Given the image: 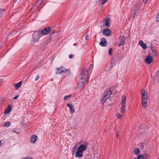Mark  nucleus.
Instances as JSON below:
<instances>
[{
	"instance_id": "f3484780",
	"label": "nucleus",
	"mask_w": 159,
	"mask_h": 159,
	"mask_svg": "<svg viewBox=\"0 0 159 159\" xmlns=\"http://www.w3.org/2000/svg\"><path fill=\"white\" fill-rule=\"evenodd\" d=\"M83 155V152L80 150H78L77 149V151L75 153V156L79 158H81L82 157Z\"/></svg>"
},
{
	"instance_id": "7c9ffc66",
	"label": "nucleus",
	"mask_w": 159,
	"mask_h": 159,
	"mask_svg": "<svg viewBox=\"0 0 159 159\" xmlns=\"http://www.w3.org/2000/svg\"><path fill=\"white\" fill-rule=\"evenodd\" d=\"M143 159L142 155L140 154L137 157V159Z\"/></svg>"
},
{
	"instance_id": "2eb2a0df",
	"label": "nucleus",
	"mask_w": 159,
	"mask_h": 159,
	"mask_svg": "<svg viewBox=\"0 0 159 159\" xmlns=\"http://www.w3.org/2000/svg\"><path fill=\"white\" fill-rule=\"evenodd\" d=\"M38 139L37 137L35 135H33L31 137L30 141L32 143H34Z\"/></svg>"
},
{
	"instance_id": "39448f33",
	"label": "nucleus",
	"mask_w": 159,
	"mask_h": 159,
	"mask_svg": "<svg viewBox=\"0 0 159 159\" xmlns=\"http://www.w3.org/2000/svg\"><path fill=\"white\" fill-rule=\"evenodd\" d=\"M39 32H35L33 36V40L31 41L32 43H34L38 41L40 37Z\"/></svg>"
},
{
	"instance_id": "4be33fe9",
	"label": "nucleus",
	"mask_w": 159,
	"mask_h": 159,
	"mask_svg": "<svg viewBox=\"0 0 159 159\" xmlns=\"http://www.w3.org/2000/svg\"><path fill=\"white\" fill-rule=\"evenodd\" d=\"M80 144L81 142H79L77 143H75L73 148V150L74 151H76L77 150L78 146Z\"/></svg>"
},
{
	"instance_id": "e433bc0d",
	"label": "nucleus",
	"mask_w": 159,
	"mask_h": 159,
	"mask_svg": "<svg viewBox=\"0 0 159 159\" xmlns=\"http://www.w3.org/2000/svg\"><path fill=\"white\" fill-rule=\"evenodd\" d=\"M21 0H14V2L17 3H19Z\"/></svg>"
},
{
	"instance_id": "9b49d317",
	"label": "nucleus",
	"mask_w": 159,
	"mask_h": 159,
	"mask_svg": "<svg viewBox=\"0 0 159 159\" xmlns=\"http://www.w3.org/2000/svg\"><path fill=\"white\" fill-rule=\"evenodd\" d=\"M86 82L84 81L80 80V83L78 84L77 87L80 90H81L83 89L85 86L84 83Z\"/></svg>"
},
{
	"instance_id": "9d476101",
	"label": "nucleus",
	"mask_w": 159,
	"mask_h": 159,
	"mask_svg": "<svg viewBox=\"0 0 159 159\" xmlns=\"http://www.w3.org/2000/svg\"><path fill=\"white\" fill-rule=\"evenodd\" d=\"M144 60L146 64H150L153 61L152 57L149 55L145 58Z\"/></svg>"
},
{
	"instance_id": "6e6552de",
	"label": "nucleus",
	"mask_w": 159,
	"mask_h": 159,
	"mask_svg": "<svg viewBox=\"0 0 159 159\" xmlns=\"http://www.w3.org/2000/svg\"><path fill=\"white\" fill-rule=\"evenodd\" d=\"M51 30V29L49 27L44 28L41 32V34L42 35H45L48 34Z\"/></svg>"
},
{
	"instance_id": "f704fd0d",
	"label": "nucleus",
	"mask_w": 159,
	"mask_h": 159,
	"mask_svg": "<svg viewBox=\"0 0 159 159\" xmlns=\"http://www.w3.org/2000/svg\"><path fill=\"white\" fill-rule=\"evenodd\" d=\"M74 56L73 54H70L69 56V58L70 59L73 58L74 57Z\"/></svg>"
},
{
	"instance_id": "f257e3e1",
	"label": "nucleus",
	"mask_w": 159,
	"mask_h": 159,
	"mask_svg": "<svg viewBox=\"0 0 159 159\" xmlns=\"http://www.w3.org/2000/svg\"><path fill=\"white\" fill-rule=\"evenodd\" d=\"M141 94L142 95V105L143 107L145 109L146 107L148 102V96L147 92L144 89H142L141 91Z\"/></svg>"
},
{
	"instance_id": "dca6fc26",
	"label": "nucleus",
	"mask_w": 159,
	"mask_h": 159,
	"mask_svg": "<svg viewBox=\"0 0 159 159\" xmlns=\"http://www.w3.org/2000/svg\"><path fill=\"white\" fill-rule=\"evenodd\" d=\"M154 80L153 82L154 84L155 83V81H157V80L159 79V71H157L155 74L154 76H153Z\"/></svg>"
},
{
	"instance_id": "20e7f679",
	"label": "nucleus",
	"mask_w": 159,
	"mask_h": 159,
	"mask_svg": "<svg viewBox=\"0 0 159 159\" xmlns=\"http://www.w3.org/2000/svg\"><path fill=\"white\" fill-rule=\"evenodd\" d=\"M126 97L125 96L123 95L121 98V107H120L121 112L124 113L125 112V108L126 105Z\"/></svg>"
},
{
	"instance_id": "b1692460",
	"label": "nucleus",
	"mask_w": 159,
	"mask_h": 159,
	"mask_svg": "<svg viewBox=\"0 0 159 159\" xmlns=\"http://www.w3.org/2000/svg\"><path fill=\"white\" fill-rule=\"evenodd\" d=\"M134 152L135 155H137L140 152V151L138 148H135L134 151Z\"/></svg>"
},
{
	"instance_id": "c85d7f7f",
	"label": "nucleus",
	"mask_w": 159,
	"mask_h": 159,
	"mask_svg": "<svg viewBox=\"0 0 159 159\" xmlns=\"http://www.w3.org/2000/svg\"><path fill=\"white\" fill-rule=\"evenodd\" d=\"M42 2V0H38L36 4V6L38 7L40 4Z\"/></svg>"
},
{
	"instance_id": "4c0bfd02",
	"label": "nucleus",
	"mask_w": 159,
	"mask_h": 159,
	"mask_svg": "<svg viewBox=\"0 0 159 159\" xmlns=\"http://www.w3.org/2000/svg\"><path fill=\"white\" fill-rule=\"evenodd\" d=\"M107 0H103L102 2V4H104L105 3H106V2H107Z\"/></svg>"
},
{
	"instance_id": "393cba45",
	"label": "nucleus",
	"mask_w": 159,
	"mask_h": 159,
	"mask_svg": "<svg viewBox=\"0 0 159 159\" xmlns=\"http://www.w3.org/2000/svg\"><path fill=\"white\" fill-rule=\"evenodd\" d=\"M103 104H105V105L107 106H111L112 105V102H111V100L110 99V101H109L108 102H104V103H103Z\"/></svg>"
},
{
	"instance_id": "5701e85b",
	"label": "nucleus",
	"mask_w": 159,
	"mask_h": 159,
	"mask_svg": "<svg viewBox=\"0 0 159 159\" xmlns=\"http://www.w3.org/2000/svg\"><path fill=\"white\" fill-rule=\"evenodd\" d=\"M21 84H22L21 81H20V82H19V83H17V84H16L15 85V87L16 89L17 90L20 87Z\"/></svg>"
},
{
	"instance_id": "0eeeda50",
	"label": "nucleus",
	"mask_w": 159,
	"mask_h": 159,
	"mask_svg": "<svg viewBox=\"0 0 159 159\" xmlns=\"http://www.w3.org/2000/svg\"><path fill=\"white\" fill-rule=\"evenodd\" d=\"M80 144L77 149L82 152L85 151L88 147V143L86 141H84L83 143H81Z\"/></svg>"
},
{
	"instance_id": "49530a36",
	"label": "nucleus",
	"mask_w": 159,
	"mask_h": 159,
	"mask_svg": "<svg viewBox=\"0 0 159 159\" xmlns=\"http://www.w3.org/2000/svg\"><path fill=\"white\" fill-rule=\"evenodd\" d=\"M116 136L117 137V138H118V136H119V134L118 133H117L116 134Z\"/></svg>"
},
{
	"instance_id": "c03bdc74",
	"label": "nucleus",
	"mask_w": 159,
	"mask_h": 159,
	"mask_svg": "<svg viewBox=\"0 0 159 159\" xmlns=\"http://www.w3.org/2000/svg\"><path fill=\"white\" fill-rule=\"evenodd\" d=\"M13 130V131L15 133H17V134H19V132H17L16 131H15L14 130Z\"/></svg>"
},
{
	"instance_id": "423d86ee",
	"label": "nucleus",
	"mask_w": 159,
	"mask_h": 159,
	"mask_svg": "<svg viewBox=\"0 0 159 159\" xmlns=\"http://www.w3.org/2000/svg\"><path fill=\"white\" fill-rule=\"evenodd\" d=\"M88 75V71L87 70H82L80 74L81 80H80L86 81V78Z\"/></svg>"
},
{
	"instance_id": "a19ab883",
	"label": "nucleus",
	"mask_w": 159,
	"mask_h": 159,
	"mask_svg": "<svg viewBox=\"0 0 159 159\" xmlns=\"http://www.w3.org/2000/svg\"><path fill=\"white\" fill-rule=\"evenodd\" d=\"M21 159H33L32 158L30 157H26L25 158H23Z\"/></svg>"
},
{
	"instance_id": "f8f14e48",
	"label": "nucleus",
	"mask_w": 159,
	"mask_h": 159,
	"mask_svg": "<svg viewBox=\"0 0 159 159\" xmlns=\"http://www.w3.org/2000/svg\"><path fill=\"white\" fill-rule=\"evenodd\" d=\"M150 48L152 53V54H151L152 55V57H156L157 54V52L156 50L154 48V47L153 46L152 44L150 45Z\"/></svg>"
},
{
	"instance_id": "a211bd4d",
	"label": "nucleus",
	"mask_w": 159,
	"mask_h": 159,
	"mask_svg": "<svg viewBox=\"0 0 159 159\" xmlns=\"http://www.w3.org/2000/svg\"><path fill=\"white\" fill-rule=\"evenodd\" d=\"M67 106L69 107L70 109V112L71 113H73L75 111V109L74 108V107H73V105H72L71 104L68 103H67Z\"/></svg>"
},
{
	"instance_id": "1a4fd4ad",
	"label": "nucleus",
	"mask_w": 159,
	"mask_h": 159,
	"mask_svg": "<svg viewBox=\"0 0 159 159\" xmlns=\"http://www.w3.org/2000/svg\"><path fill=\"white\" fill-rule=\"evenodd\" d=\"M125 38L123 36H120L119 38L120 41L117 45L118 46H123L125 43Z\"/></svg>"
},
{
	"instance_id": "79ce46f5",
	"label": "nucleus",
	"mask_w": 159,
	"mask_h": 159,
	"mask_svg": "<svg viewBox=\"0 0 159 159\" xmlns=\"http://www.w3.org/2000/svg\"><path fill=\"white\" fill-rule=\"evenodd\" d=\"M18 95H17V96H15V97H14L13 98V99H16L18 98Z\"/></svg>"
},
{
	"instance_id": "72a5a7b5",
	"label": "nucleus",
	"mask_w": 159,
	"mask_h": 159,
	"mask_svg": "<svg viewBox=\"0 0 159 159\" xmlns=\"http://www.w3.org/2000/svg\"><path fill=\"white\" fill-rule=\"evenodd\" d=\"M112 50V48H110L109 49V55H111V52Z\"/></svg>"
},
{
	"instance_id": "ddd939ff",
	"label": "nucleus",
	"mask_w": 159,
	"mask_h": 159,
	"mask_svg": "<svg viewBox=\"0 0 159 159\" xmlns=\"http://www.w3.org/2000/svg\"><path fill=\"white\" fill-rule=\"evenodd\" d=\"M102 33L104 35L108 36L110 35L111 32L109 29L106 28L103 30Z\"/></svg>"
},
{
	"instance_id": "473e14b6",
	"label": "nucleus",
	"mask_w": 159,
	"mask_h": 159,
	"mask_svg": "<svg viewBox=\"0 0 159 159\" xmlns=\"http://www.w3.org/2000/svg\"><path fill=\"white\" fill-rule=\"evenodd\" d=\"M122 115H120L119 114H118L116 115V117L118 118H120L122 116Z\"/></svg>"
},
{
	"instance_id": "a18cd8bd",
	"label": "nucleus",
	"mask_w": 159,
	"mask_h": 159,
	"mask_svg": "<svg viewBox=\"0 0 159 159\" xmlns=\"http://www.w3.org/2000/svg\"><path fill=\"white\" fill-rule=\"evenodd\" d=\"M2 16V12H1V11L0 10V17L1 16Z\"/></svg>"
},
{
	"instance_id": "2f4dec72",
	"label": "nucleus",
	"mask_w": 159,
	"mask_h": 159,
	"mask_svg": "<svg viewBox=\"0 0 159 159\" xmlns=\"http://www.w3.org/2000/svg\"><path fill=\"white\" fill-rule=\"evenodd\" d=\"M71 97V95H69L66 96L64 97V99L65 100H66L68 98H70Z\"/></svg>"
},
{
	"instance_id": "58836bf2",
	"label": "nucleus",
	"mask_w": 159,
	"mask_h": 159,
	"mask_svg": "<svg viewBox=\"0 0 159 159\" xmlns=\"http://www.w3.org/2000/svg\"><path fill=\"white\" fill-rule=\"evenodd\" d=\"M39 78V76L38 75H37L35 79L36 81H37Z\"/></svg>"
},
{
	"instance_id": "412c9836",
	"label": "nucleus",
	"mask_w": 159,
	"mask_h": 159,
	"mask_svg": "<svg viewBox=\"0 0 159 159\" xmlns=\"http://www.w3.org/2000/svg\"><path fill=\"white\" fill-rule=\"evenodd\" d=\"M11 105H8L7 107L5 109L4 114H6L9 113L11 110Z\"/></svg>"
},
{
	"instance_id": "7ed1b4c3",
	"label": "nucleus",
	"mask_w": 159,
	"mask_h": 159,
	"mask_svg": "<svg viewBox=\"0 0 159 159\" xmlns=\"http://www.w3.org/2000/svg\"><path fill=\"white\" fill-rule=\"evenodd\" d=\"M112 93V91L111 89H107L104 93V96L102 100V103H104V102H108L109 101H110V98H109V97H111Z\"/></svg>"
},
{
	"instance_id": "f03ea898",
	"label": "nucleus",
	"mask_w": 159,
	"mask_h": 159,
	"mask_svg": "<svg viewBox=\"0 0 159 159\" xmlns=\"http://www.w3.org/2000/svg\"><path fill=\"white\" fill-rule=\"evenodd\" d=\"M56 74H57L68 75L70 73V69L64 68L62 66L56 68Z\"/></svg>"
},
{
	"instance_id": "37998d69",
	"label": "nucleus",
	"mask_w": 159,
	"mask_h": 159,
	"mask_svg": "<svg viewBox=\"0 0 159 159\" xmlns=\"http://www.w3.org/2000/svg\"><path fill=\"white\" fill-rule=\"evenodd\" d=\"M144 148V145L142 144L141 147V148L143 149Z\"/></svg>"
},
{
	"instance_id": "4468645a",
	"label": "nucleus",
	"mask_w": 159,
	"mask_h": 159,
	"mask_svg": "<svg viewBox=\"0 0 159 159\" xmlns=\"http://www.w3.org/2000/svg\"><path fill=\"white\" fill-rule=\"evenodd\" d=\"M107 43V40L104 38H102L101 39V41L99 43V44L103 47L105 46Z\"/></svg>"
},
{
	"instance_id": "c756f323",
	"label": "nucleus",
	"mask_w": 159,
	"mask_h": 159,
	"mask_svg": "<svg viewBox=\"0 0 159 159\" xmlns=\"http://www.w3.org/2000/svg\"><path fill=\"white\" fill-rule=\"evenodd\" d=\"M156 20L157 22H159V13L156 15Z\"/></svg>"
},
{
	"instance_id": "6ab92c4d",
	"label": "nucleus",
	"mask_w": 159,
	"mask_h": 159,
	"mask_svg": "<svg viewBox=\"0 0 159 159\" xmlns=\"http://www.w3.org/2000/svg\"><path fill=\"white\" fill-rule=\"evenodd\" d=\"M139 44L144 50L146 49L147 48V46H146V43H144L143 41L142 40H140L139 41Z\"/></svg>"
},
{
	"instance_id": "bb28decb",
	"label": "nucleus",
	"mask_w": 159,
	"mask_h": 159,
	"mask_svg": "<svg viewBox=\"0 0 159 159\" xmlns=\"http://www.w3.org/2000/svg\"><path fill=\"white\" fill-rule=\"evenodd\" d=\"M11 125V123L9 122H6L3 125V126L4 127H8Z\"/></svg>"
},
{
	"instance_id": "a878e982",
	"label": "nucleus",
	"mask_w": 159,
	"mask_h": 159,
	"mask_svg": "<svg viewBox=\"0 0 159 159\" xmlns=\"http://www.w3.org/2000/svg\"><path fill=\"white\" fill-rule=\"evenodd\" d=\"M142 156L143 159H149L150 158L149 155L145 154L142 155Z\"/></svg>"
},
{
	"instance_id": "c9c22d12",
	"label": "nucleus",
	"mask_w": 159,
	"mask_h": 159,
	"mask_svg": "<svg viewBox=\"0 0 159 159\" xmlns=\"http://www.w3.org/2000/svg\"><path fill=\"white\" fill-rule=\"evenodd\" d=\"M151 0H143V2L144 3H146L147 2L151 1Z\"/></svg>"
},
{
	"instance_id": "aec40b11",
	"label": "nucleus",
	"mask_w": 159,
	"mask_h": 159,
	"mask_svg": "<svg viewBox=\"0 0 159 159\" xmlns=\"http://www.w3.org/2000/svg\"><path fill=\"white\" fill-rule=\"evenodd\" d=\"M139 6V4H136L132 8V11L133 13H134V14H135L136 12L137 11L138 7Z\"/></svg>"
},
{
	"instance_id": "cd10ccee",
	"label": "nucleus",
	"mask_w": 159,
	"mask_h": 159,
	"mask_svg": "<svg viewBox=\"0 0 159 159\" xmlns=\"http://www.w3.org/2000/svg\"><path fill=\"white\" fill-rule=\"evenodd\" d=\"M109 21H110V19L109 18H107L106 20L105 21V25L107 27H108L109 26L108 23Z\"/></svg>"
},
{
	"instance_id": "ea45409f",
	"label": "nucleus",
	"mask_w": 159,
	"mask_h": 159,
	"mask_svg": "<svg viewBox=\"0 0 159 159\" xmlns=\"http://www.w3.org/2000/svg\"><path fill=\"white\" fill-rule=\"evenodd\" d=\"M89 36V34H87L86 35V36L85 37V39L86 40H88V37Z\"/></svg>"
}]
</instances>
